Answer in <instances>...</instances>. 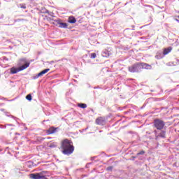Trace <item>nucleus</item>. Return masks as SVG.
I'll return each mask as SVG.
<instances>
[{"label":"nucleus","mask_w":179,"mask_h":179,"mask_svg":"<svg viewBox=\"0 0 179 179\" xmlns=\"http://www.w3.org/2000/svg\"><path fill=\"white\" fill-rule=\"evenodd\" d=\"M61 148L62 150L63 155H72L73 150H75V147H73V143L72 141L66 138L62 141Z\"/></svg>","instance_id":"f257e3e1"},{"label":"nucleus","mask_w":179,"mask_h":179,"mask_svg":"<svg viewBox=\"0 0 179 179\" xmlns=\"http://www.w3.org/2000/svg\"><path fill=\"white\" fill-rule=\"evenodd\" d=\"M47 174H48L47 171H43L40 173H31L29 177L32 179H47Z\"/></svg>","instance_id":"f03ea898"},{"label":"nucleus","mask_w":179,"mask_h":179,"mask_svg":"<svg viewBox=\"0 0 179 179\" xmlns=\"http://www.w3.org/2000/svg\"><path fill=\"white\" fill-rule=\"evenodd\" d=\"M164 125H166V123L163 120L159 119H156L154 120V127L158 131H162V129L164 128Z\"/></svg>","instance_id":"7ed1b4c3"},{"label":"nucleus","mask_w":179,"mask_h":179,"mask_svg":"<svg viewBox=\"0 0 179 179\" xmlns=\"http://www.w3.org/2000/svg\"><path fill=\"white\" fill-rule=\"evenodd\" d=\"M27 68H29V63L25 64V66H21L18 68L12 67L11 69H10V73L12 75H15V73H17V72H20V71H24V69H26Z\"/></svg>","instance_id":"20e7f679"},{"label":"nucleus","mask_w":179,"mask_h":179,"mask_svg":"<svg viewBox=\"0 0 179 179\" xmlns=\"http://www.w3.org/2000/svg\"><path fill=\"white\" fill-rule=\"evenodd\" d=\"M141 66L140 63L135 64L129 67V72H133V73L141 72L142 71L141 69Z\"/></svg>","instance_id":"39448f33"},{"label":"nucleus","mask_w":179,"mask_h":179,"mask_svg":"<svg viewBox=\"0 0 179 179\" xmlns=\"http://www.w3.org/2000/svg\"><path fill=\"white\" fill-rule=\"evenodd\" d=\"M155 139L157 140L159 138L164 139L166 138V131L164 130H155Z\"/></svg>","instance_id":"423d86ee"},{"label":"nucleus","mask_w":179,"mask_h":179,"mask_svg":"<svg viewBox=\"0 0 179 179\" xmlns=\"http://www.w3.org/2000/svg\"><path fill=\"white\" fill-rule=\"evenodd\" d=\"M27 64H29V66H30V62H27L26 58L20 59L18 62V65H22V66H25Z\"/></svg>","instance_id":"0eeeda50"},{"label":"nucleus","mask_w":179,"mask_h":179,"mask_svg":"<svg viewBox=\"0 0 179 179\" xmlns=\"http://www.w3.org/2000/svg\"><path fill=\"white\" fill-rule=\"evenodd\" d=\"M141 69H152V66L146 63H140Z\"/></svg>","instance_id":"6e6552de"},{"label":"nucleus","mask_w":179,"mask_h":179,"mask_svg":"<svg viewBox=\"0 0 179 179\" xmlns=\"http://www.w3.org/2000/svg\"><path fill=\"white\" fill-rule=\"evenodd\" d=\"M56 22L57 24H59V27H61L62 29H66V27H68V24L65 22H61L60 20H57Z\"/></svg>","instance_id":"1a4fd4ad"},{"label":"nucleus","mask_w":179,"mask_h":179,"mask_svg":"<svg viewBox=\"0 0 179 179\" xmlns=\"http://www.w3.org/2000/svg\"><path fill=\"white\" fill-rule=\"evenodd\" d=\"M96 124H97V125H103L104 124V120L103 117H98L96 120Z\"/></svg>","instance_id":"9d476101"},{"label":"nucleus","mask_w":179,"mask_h":179,"mask_svg":"<svg viewBox=\"0 0 179 179\" xmlns=\"http://www.w3.org/2000/svg\"><path fill=\"white\" fill-rule=\"evenodd\" d=\"M110 55V51L108 50H103L102 52V57L107 58Z\"/></svg>","instance_id":"9b49d317"},{"label":"nucleus","mask_w":179,"mask_h":179,"mask_svg":"<svg viewBox=\"0 0 179 179\" xmlns=\"http://www.w3.org/2000/svg\"><path fill=\"white\" fill-rule=\"evenodd\" d=\"M55 132H57V129L54 128V127H50L49 128V129L48 130V134L49 135H51V134H55Z\"/></svg>","instance_id":"f8f14e48"},{"label":"nucleus","mask_w":179,"mask_h":179,"mask_svg":"<svg viewBox=\"0 0 179 179\" xmlns=\"http://www.w3.org/2000/svg\"><path fill=\"white\" fill-rule=\"evenodd\" d=\"M69 23H76V18H75L74 17H69Z\"/></svg>","instance_id":"ddd939ff"},{"label":"nucleus","mask_w":179,"mask_h":179,"mask_svg":"<svg viewBox=\"0 0 179 179\" xmlns=\"http://www.w3.org/2000/svg\"><path fill=\"white\" fill-rule=\"evenodd\" d=\"M171 48H168L164 50L163 54H164V55H167V54L171 52Z\"/></svg>","instance_id":"4468645a"},{"label":"nucleus","mask_w":179,"mask_h":179,"mask_svg":"<svg viewBox=\"0 0 179 179\" xmlns=\"http://www.w3.org/2000/svg\"><path fill=\"white\" fill-rule=\"evenodd\" d=\"M78 107H80V108H86L87 105H86V103H79Z\"/></svg>","instance_id":"2eb2a0df"},{"label":"nucleus","mask_w":179,"mask_h":179,"mask_svg":"<svg viewBox=\"0 0 179 179\" xmlns=\"http://www.w3.org/2000/svg\"><path fill=\"white\" fill-rule=\"evenodd\" d=\"M43 75H45L43 71H41L38 73L34 78V79H38V78H40V76H43Z\"/></svg>","instance_id":"dca6fc26"},{"label":"nucleus","mask_w":179,"mask_h":179,"mask_svg":"<svg viewBox=\"0 0 179 179\" xmlns=\"http://www.w3.org/2000/svg\"><path fill=\"white\" fill-rule=\"evenodd\" d=\"M50 148H57V146H58V145L57 144V143H52L50 144Z\"/></svg>","instance_id":"f3484780"},{"label":"nucleus","mask_w":179,"mask_h":179,"mask_svg":"<svg viewBox=\"0 0 179 179\" xmlns=\"http://www.w3.org/2000/svg\"><path fill=\"white\" fill-rule=\"evenodd\" d=\"M96 57H97V55H96V53H91L90 58L94 59L96 58Z\"/></svg>","instance_id":"a211bd4d"},{"label":"nucleus","mask_w":179,"mask_h":179,"mask_svg":"<svg viewBox=\"0 0 179 179\" xmlns=\"http://www.w3.org/2000/svg\"><path fill=\"white\" fill-rule=\"evenodd\" d=\"M26 99H27V100L31 101V94L27 95Z\"/></svg>","instance_id":"6ab92c4d"},{"label":"nucleus","mask_w":179,"mask_h":179,"mask_svg":"<svg viewBox=\"0 0 179 179\" xmlns=\"http://www.w3.org/2000/svg\"><path fill=\"white\" fill-rule=\"evenodd\" d=\"M42 72L45 75V73H47V72H50V69H46L42 71Z\"/></svg>","instance_id":"aec40b11"},{"label":"nucleus","mask_w":179,"mask_h":179,"mask_svg":"<svg viewBox=\"0 0 179 179\" xmlns=\"http://www.w3.org/2000/svg\"><path fill=\"white\" fill-rule=\"evenodd\" d=\"M137 155H145V151L142 150L140 152H138Z\"/></svg>","instance_id":"412c9836"},{"label":"nucleus","mask_w":179,"mask_h":179,"mask_svg":"<svg viewBox=\"0 0 179 179\" xmlns=\"http://www.w3.org/2000/svg\"><path fill=\"white\" fill-rule=\"evenodd\" d=\"M155 58H157V59H160V58H163V57H159V55H157Z\"/></svg>","instance_id":"4be33fe9"},{"label":"nucleus","mask_w":179,"mask_h":179,"mask_svg":"<svg viewBox=\"0 0 179 179\" xmlns=\"http://www.w3.org/2000/svg\"><path fill=\"white\" fill-rule=\"evenodd\" d=\"M107 170L108 171L113 170V167L112 166H109V167L107 168Z\"/></svg>","instance_id":"5701e85b"},{"label":"nucleus","mask_w":179,"mask_h":179,"mask_svg":"<svg viewBox=\"0 0 179 179\" xmlns=\"http://www.w3.org/2000/svg\"><path fill=\"white\" fill-rule=\"evenodd\" d=\"M21 8H22V9H26V6H22Z\"/></svg>","instance_id":"b1692460"},{"label":"nucleus","mask_w":179,"mask_h":179,"mask_svg":"<svg viewBox=\"0 0 179 179\" xmlns=\"http://www.w3.org/2000/svg\"><path fill=\"white\" fill-rule=\"evenodd\" d=\"M0 111H5V109L1 108V109H0Z\"/></svg>","instance_id":"393cba45"},{"label":"nucleus","mask_w":179,"mask_h":179,"mask_svg":"<svg viewBox=\"0 0 179 179\" xmlns=\"http://www.w3.org/2000/svg\"><path fill=\"white\" fill-rule=\"evenodd\" d=\"M7 117H9V113H6Z\"/></svg>","instance_id":"a878e982"},{"label":"nucleus","mask_w":179,"mask_h":179,"mask_svg":"<svg viewBox=\"0 0 179 179\" xmlns=\"http://www.w3.org/2000/svg\"><path fill=\"white\" fill-rule=\"evenodd\" d=\"M7 125H10V127H12V124H7Z\"/></svg>","instance_id":"bb28decb"}]
</instances>
